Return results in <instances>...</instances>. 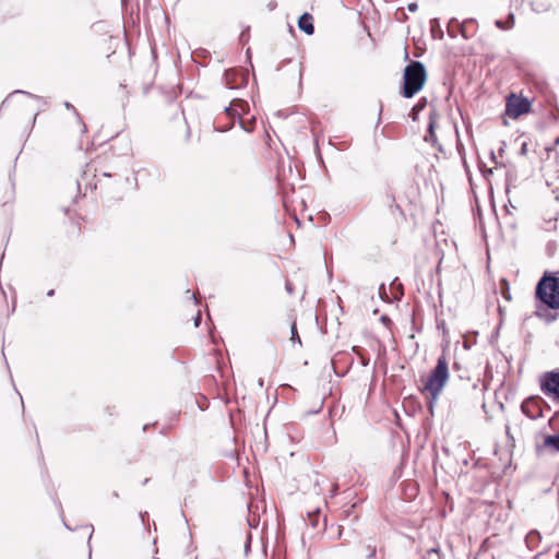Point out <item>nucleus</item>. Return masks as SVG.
<instances>
[{"label": "nucleus", "mask_w": 559, "mask_h": 559, "mask_svg": "<svg viewBox=\"0 0 559 559\" xmlns=\"http://www.w3.org/2000/svg\"><path fill=\"white\" fill-rule=\"evenodd\" d=\"M427 80L426 67L423 62L413 60L404 69L402 95L412 98L424 87Z\"/></svg>", "instance_id": "obj_1"}, {"label": "nucleus", "mask_w": 559, "mask_h": 559, "mask_svg": "<svg viewBox=\"0 0 559 559\" xmlns=\"http://www.w3.org/2000/svg\"><path fill=\"white\" fill-rule=\"evenodd\" d=\"M535 297L549 309H559V276L545 272L537 282Z\"/></svg>", "instance_id": "obj_2"}, {"label": "nucleus", "mask_w": 559, "mask_h": 559, "mask_svg": "<svg viewBox=\"0 0 559 559\" xmlns=\"http://www.w3.org/2000/svg\"><path fill=\"white\" fill-rule=\"evenodd\" d=\"M449 379V367L444 355H441L435 368L430 371L424 385V390L437 399L441 393L447 380Z\"/></svg>", "instance_id": "obj_3"}, {"label": "nucleus", "mask_w": 559, "mask_h": 559, "mask_svg": "<svg viewBox=\"0 0 559 559\" xmlns=\"http://www.w3.org/2000/svg\"><path fill=\"white\" fill-rule=\"evenodd\" d=\"M249 111V104L241 98H234L230 104L224 107V118L231 119L233 122L228 126H218V132H226L230 130L235 120H239L243 115Z\"/></svg>", "instance_id": "obj_4"}, {"label": "nucleus", "mask_w": 559, "mask_h": 559, "mask_svg": "<svg viewBox=\"0 0 559 559\" xmlns=\"http://www.w3.org/2000/svg\"><path fill=\"white\" fill-rule=\"evenodd\" d=\"M531 110V102L523 96H519L516 94H511L507 98L506 110L504 114L512 118L518 119L524 114H527Z\"/></svg>", "instance_id": "obj_5"}, {"label": "nucleus", "mask_w": 559, "mask_h": 559, "mask_svg": "<svg viewBox=\"0 0 559 559\" xmlns=\"http://www.w3.org/2000/svg\"><path fill=\"white\" fill-rule=\"evenodd\" d=\"M540 390L546 396L559 403V370L545 372L540 377Z\"/></svg>", "instance_id": "obj_6"}, {"label": "nucleus", "mask_w": 559, "mask_h": 559, "mask_svg": "<svg viewBox=\"0 0 559 559\" xmlns=\"http://www.w3.org/2000/svg\"><path fill=\"white\" fill-rule=\"evenodd\" d=\"M226 87L237 90L248 84V75L236 69H229L224 72Z\"/></svg>", "instance_id": "obj_7"}, {"label": "nucleus", "mask_w": 559, "mask_h": 559, "mask_svg": "<svg viewBox=\"0 0 559 559\" xmlns=\"http://www.w3.org/2000/svg\"><path fill=\"white\" fill-rule=\"evenodd\" d=\"M542 402H543L542 399L536 397V396H531V397L526 399L521 404V411L528 418L537 419L543 416L542 407H540Z\"/></svg>", "instance_id": "obj_8"}, {"label": "nucleus", "mask_w": 559, "mask_h": 559, "mask_svg": "<svg viewBox=\"0 0 559 559\" xmlns=\"http://www.w3.org/2000/svg\"><path fill=\"white\" fill-rule=\"evenodd\" d=\"M298 27L307 35H312L314 33L313 26V17L310 13L305 12L298 19Z\"/></svg>", "instance_id": "obj_9"}, {"label": "nucleus", "mask_w": 559, "mask_h": 559, "mask_svg": "<svg viewBox=\"0 0 559 559\" xmlns=\"http://www.w3.org/2000/svg\"><path fill=\"white\" fill-rule=\"evenodd\" d=\"M542 540V535L538 531L532 530L525 537V543L530 549H534Z\"/></svg>", "instance_id": "obj_10"}, {"label": "nucleus", "mask_w": 559, "mask_h": 559, "mask_svg": "<svg viewBox=\"0 0 559 559\" xmlns=\"http://www.w3.org/2000/svg\"><path fill=\"white\" fill-rule=\"evenodd\" d=\"M426 106H427V99L425 97H421L420 99H418V102L412 107L411 112H409V117L412 118L413 121L418 120L419 112H421Z\"/></svg>", "instance_id": "obj_11"}, {"label": "nucleus", "mask_w": 559, "mask_h": 559, "mask_svg": "<svg viewBox=\"0 0 559 559\" xmlns=\"http://www.w3.org/2000/svg\"><path fill=\"white\" fill-rule=\"evenodd\" d=\"M16 94H23V95H26V96H28V97H32V98H34V99H36V100H38V102H41L44 105H47V104H48L47 99H46V98H44V97H41V96L34 95V94H32V93H29V92H26V91L16 90V91L12 92V93H11V94H10V95H9V96H8L3 102H2V104H1V107H0V108H2V107L7 104V102H8L12 96H14V95H16Z\"/></svg>", "instance_id": "obj_12"}, {"label": "nucleus", "mask_w": 559, "mask_h": 559, "mask_svg": "<svg viewBox=\"0 0 559 559\" xmlns=\"http://www.w3.org/2000/svg\"><path fill=\"white\" fill-rule=\"evenodd\" d=\"M515 17L513 13H509L507 21L496 20L495 24L500 29H511L514 26Z\"/></svg>", "instance_id": "obj_13"}, {"label": "nucleus", "mask_w": 559, "mask_h": 559, "mask_svg": "<svg viewBox=\"0 0 559 559\" xmlns=\"http://www.w3.org/2000/svg\"><path fill=\"white\" fill-rule=\"evenodd\" d=\"M544 444L559 452V433L546 436Z\"/></svg>", "instance_id": "obj_14"}, {"label": "nucleus", "mask_w": 559, "mask_h": 559, "mask_svg": "<svg viewBox=\"0 0 559 559\" xmlns=\"http://www.w3.org/2000/svg\"><path fill=\"white\" fill-rule=\"evenodd\" d=\"M241 129L246 132H252L254 130V126H255V118L252 117L250 120L248 121H245L242 120L241 118L238 120Z\"/></svg>", "instance_id": "obj_15"}, {"label": "nucleus", "mask_w": 559, "mask_h": 559, "mask_svg": "<svg viewBox=\"0 0 559 559\" xmlns=\"http://www.w3.org/2000/svg\"><path fill=\"white\" fill-rule=\"evenodd\" d=\"M63 105H64V107L68 110L73 111V114L76 117L78 121L83 126V131H86V126L83 123L82 118H81L80 114L78 112V110L75 109V107L71 103H69V102H64Z\"/></svg>", "instance_id": "obj_16"}, {"label": "nucleus", "mask_w": 559, "mask_h": 559, "mask_svg": "<svg viewBox=\"0 0 559 559\" xmlns=\"http://www.w3.org/2000/svg\"><path fill=\"white\" fill-rule=\"evenodd\" d=\"M515 180H516L515 171L508 170L506 174L507 191H509L510 186L514 185Z\"/></svg>", "instance_id": "obj_17"}, {"label": "nucleus", "mask_w": 559, "mask_h": 559, "mask_svg": "<svg viewBox=\"0 0 559 559\" xmlns=\"http://www.w3.org/2000/svg\"><path fill=\"white\" fill-rule=\"evenodd\" d=\"M436 111L432 110L429 115V123H428V127H427V132H436Z\"/></svg>", "instance_id": "obj_18"}, {"label": "nucleus", "mask_w": 559, "mask_h": 559, "mask_svg": "<svg viewBox=\"0 0 559 559\" xmlns=\"http://www.w3.org/2000/svg\"><path fill=\"white\" fill-rule=\"evenodd\" d=\"M290 333H292V337L290 340L293 342H297L299 345H301V340L298 335V331H297V326H296V322H294L290 326Z\"/></svg>", "instance_id": "obj_19"}, {"label": "nucleus", "mask_w": 559, "mask_h": 559, "mask_svg": "<svg viewBox=\"0 0 559 559\" xmlns=\"http://www.w3.org/2000/svg\"><path fill=\"white\" fill-rule=\"evenodd\" d=\"M424 141L427 143H431L432 145H436L438 142L436 132H426Z\"/></svg>", "instance_id": "obj_20"}, {"label": "nucleus", "mask_w": 559, "mask_h": 559, "mask_svg": "<svg viewBox=\"0 0 559 559\" xmlns=\"http://www.w3.org/2000/svg\"><path fill=\"white\" fill-rule=\"evenodd\" d=\"M319 514H320V509H317L313 513H308L311 526L317 527Z\"/></svg>", "instance_id": "obj_21"}, {"label": "nucleus", "mask_w": 559, "mask_h": 559, "mask_svg": "<svg viewBox=\"0 0 559 559\" xmlns=\"http://www.w3.org/2000/svg\"><path fill=\"white\" fill-rule=\"evenodd\" d=\"M427 556H428V559H433V557H436V559H441V555H440V550L439 548H431L427 551Z\"/></svg>", "instance_id": "obj_22"}, {"label": "nucleus", "mask_w": 559, "mask_h": 559, "mask_svg": "<svg viewBox=\"0 0 559 559\" xmlns=\"http://www.w3.org/2000/svg\"><path fill=\"white\" fill-rule=\"evenodd\" d=\"M396 19L401 22L403 21H406L407 20V15L405 14V12L403 11V9H397L396 11Z\"/></svg>", "instance_id": "obj_23"}, {"label": "nucleus", "mask_w": 559, "mask_h": 559, "mask_svg": "<svg viewBox=\"0 0 559 559\" xmlns=\"http://www.w3.org/2000/svg\"><path fill=\"white\" fill-rule=\"evenodd\" d=\"M231 122H233V120H231V119H228V121H225V124H223V123H221V118H216V119H215V126H214V129H215L216 131H218V130H217V127H218V126H228V124H230Z\"/></svg>", "instance_id": "obj_24"}, {"label": "nucleus", "mask_w": 559, "mask_h": 559, "mask_svg": "<svg viewBox=\"0 0 559 559\" xmlns=\"http://www.w3.org/2000/svg\"><path fill=\"white\" fill-rule=\"evenodd\" d=\"M467 22H468V21H465V22H463V23L460 25V32H461V34H462V36H463L464 38H467V37H468V36H467V34H466V24H467Z\"/></svg>", "instance_id": "obj_25"}, {"label": "nucleus", "mask_w": 559, "mask_h": 559, "mask_svg": "<svg viewBox=\"0 0 559 559\" xmlns=\"http://www.w3.org/2000/svg\"><path fill=\"white\" fill-rule=\"evenodd\" d=\"M418 9V4L416 2H411L407 4V10L409 12H416Z\"/></svg>", "instance_id": "obj_26"}, {"label": "nucleus", "mask_w": 559, "mask_h": 559, "mask_svg": "<svg viewBox=\"0 0 559 559\" xmlns=\"http://www.w3.org/2000/svg\"><path fill=\"white\" fill-rule=\"evenodd\" d=\"M250 545H251V535L248 534L247 535V542H246V545H245V552L248 554V551L250 550Z\"/></svg>", "instance_id": "obj_27"}, {"label": "nucleus", "mask_w": 559, "mask_h": 559, "mask_svg": "<svg viewBox=\"0 0 559 559\" xmlns=\"http://www.w3.org/2000/svg\"><path fill=\"white\" fill-rule=\"evenodd\" d=\"M193 320H194V326H199L201 323V312L200 311H198V313Z\"/></svg>", "instance_id": "obj_28"}, {"label": "nucleus", "mask_w": 559, "mask_h": 559, "mask_svg": "<svg viewBox=\"0 0 559 559\" xmlns=\"http://www.w3.org/2000/svg\"><path fill=\"white\" fill-rule=\"evenodd\" d=\"M527 153V143L524 142L522 143V146H521V150H520V154L521 155H525Z\"/></svg>", "instance_id": "obj_29"}, {"label": "nucleus", "mask_w": 559, "mask_h": 559, "mask_svg": "<svg viewBox=\"0 0 559 559\" xmlns=\"http://www.w3.org/2000/svg\"><path fill=\"white\" fill-rule=\"evenodd\" d=\"M390 209L391 210H393V209L400 210V206H399V204L395 203V200L393 197H392V203L390 204Z\"/></svg>", "instance_id": "obj_30"}, {"label": "nucleus", "mask_w": 559, "mask_h": 559, "mask_svg": "<svg viewBox=\"0 0 559 559\" xmlns=\"http://www.w3.org/2000/svg\"><path fill=\"white\" fill-rule=\"evenodd\" d=\"M430 23H431V29H432V32H435V25L439 26V24H438V20H437V19H433V20H431V22H430Z\"/></svg>", "instance_id": "obj_31"}, {"label": "nucleus", "mask_w": 559, "mask_h": 559, "mask_svg": "<svg viewBox=\"0 0 559 559\" xmlns=\"http://www.w3.org/2000/svg\"><path fill=\"white\" fill-rule=\"evenodd\" d=\"M490 158H491V160L496 164V167H498V163H497V160H496V155H495V153H493V152H491V153H490Z\"/></svg>", "instance_id": "obj_32"}, {"label": "nucleus", "mask_w": 559, "mask_h": 559, "mask_svg": "<svg viewBox=\"0 0 559 559\" xmlns=\"http://www.w3.org/2000/svg\"><path fill=\"white\" fill-rule=\"evenodd\" d=\"M361 364L362 366H367L369 364V359L361 357Z\"/></svg>", "instance_id": "obj_33"}, {"label": "nucleus", "mask_w": 559, "mask_h": 559, "mask_svg": "<svg viewBox=\"0 0 559 559\" xmlns=\"http://www.w3.org/2000/svg\"><path fill=\"white\" fill-rule=\"evenodd\" d=\"M381 112H382V104L380 103L378 123L381 121Z\"/></svg>", "instance_id": "obj_34"}, {"label": "nucleus", "mask_w": 559, "mask_h": 559, "mask_svg": "<svg viewBox=\"0 0 559 559\" xmlns=\"http://www.w3.org/2000/svg\"><path fill=\"white\" fill-rule=\"evenodd\" d=\"M53 295H55V289H49V290L47 292V296H48V297H52Z\"/></svg>", "instance_id": "obj_35"}, {"label": "nucleus", "mask_w": 559, "mask_h": 559, "mask_svg": "<svg viewBox=\"0 0 559 559\" xmlns=\"http://www.w3.org/2000/svg\"><path fill=\"white\" fill-rule=\"evenodd\" d=\"M459 377H460V379H464V378L468 379V377L466 376V371L461 372V373L459 374Z\"/></svg>", "instance_id": "obj_36"}, {"label": "nucleus", "mask_w": 559, "mask_h": 559, "mask_svg": "<svg viewBox=\"0 0 559 559\" xmlns=\"http://www.w3.org/2000/svg\"><path fill=\"white\" fill-rule=\"evenodd\" d=\"M258 384H259V386H260V388H263V385H264V381H263V379H262V378H260V379L258 380Z\"/></svg>", "instance_id": "obj_37"}, {"label": "nucleus", "mask_w": 559, "mask_h": 559, "mask_svg": "<svg viewBox=\"0 0 559 559\" xmlns=\"http://www.w3.org/2000/svg\"><path fill=\"white\" fill-rule=\"evenodd\" d=\"M453 368H454V370H456V371H460V370H461L460 365H459L457 362H455V364L453 365Z\"/></svg>", "instance_id": "obj_38"}, {"label": "nucleus", "mask_w": 559, "mask_h": 559, "mask_svg": "<svg viewBox=\"0 0 559 559\" xmlns=\"http://www.w3.org/2000/svg\"><path fill=\"white\" fill-rule=\"evenodd\" d=\"M480 380L477 379L474 383H473V389H476L479 384Z\"/></svg>", "instance_id": "obj_39"}, {"label": "nucleus", "mask_w": 559, "mask_h": 559, "mask_svg": "<svg viewBox=\"0 0 559 559\" xmlns=\"http://www.w3.org/2000/svg\"><path fill=\"white\" fill-rule=\"evenodd\" d=\"M503 146H506V143H504V142H502V146L499 148V154H500V155H501V154L503 153V151H504V150H503Z\"/></svg>", "instance_id": "obj_40"}, {"label": "nucleus", "mask_w": 559, "mask_h": 559, "mask_svg": "<svg viewBox=\"0 0 559 559\" xmlns=\"http://www.w3.org/2000/svg\"><path fill=\"white\" fill-rule=\"evenodd\" d=\"M93 531H94V527H93V526H91V533H90V535H88V540H91V538H92Z\"/></svg>", "instance_id": "obj_41"}, {"label": "nucleus", "mask_w": 559, "mask_h": 559, "mask_svg": "<svg viewBox=\"0 0 559 559\" xmlns=\"http://www.w3.org/2000/svg\"><path fill=\"white\" fill-rule=\"evenodd\" d=\"M148 481H150V478H145V479L142 481V485H146Z\"/></svg>", "instance_id": "obj_42"}, {"label": "nucleus", "mask_w": 559, "mask_h": 559, "mask_svg": "<svg viewBox=\"0 0 559 559\" xmlns=\"http://www.w3.org/2000/svg\"><path fill=\"white\" fill-rule=\"evenodd\" d=\"M103 177H110V174H107V173H103L102 174Z\"/></svg>", "instance_id": "obj_43"}, {"label": "nucleus", "mask_w": 559, "mask_h": 559, "mask_svg": "<svg viewBox=\"0 0 559 559\" xmlns=\"http://www.w3.org/2000/svg\"><path fill=\"white\" fill-rule=\"evenodd\" d=\"M381 320H382L383 322H386V320H389V319H388V317L383 316V317L381 318Z\"/></svg>", "instance_id": "obj_44"}, {"label": "nucleus", "mask_w": 559, "mask_h": 559, "mask_svg": "<svg viewBox=\"0 0 559 559\" xmlns=\"http://www.w3.org/2000/svg\"><path fill=\"white\" fill-rule=\"evenodd\" d=\"M442 36H443V32L439 31V38H442Z\"/></svg>", "instance_id": "obj_45"}, {"label": "nucleus", "mask_w": 559, "mask_h": 559, "mask_svg": "<svg viewBox=\"0 0 559 559\" xmlns=\"http://www.w3.org/2000/svg\"><path fill=\"white\" fill-rule=\"evenodd\" d=\"M555 144L559 145V136L556 139Z\"/></svg>", "instance_id": "obj_46"}, {"label": "nucleus", "mask_w": 559, "mask_h": 559, "mask_svg": "<svg viewBox=\"0 0 559 559\" xmlns=\"http://www.w3.org/2000/svg\"><path fill=\"white\" fill-rule=\"evenodd\" d=\"M449 34H450L451 37L455 36L451 31H449Z\"/></svg>", "instance_id": "obj_47"}, {"label": "nucleus", "mask_w": 559, "mask_h": 559, "mask_svg": "<svg viewBox=\"0 0 559 559\" xmlns=\"http://www.w3.org/2000/svg\"><path fill=\"white\" fill-rule=\"evenodd\" d=\"M557 559H559V551H558V554H557Z\"/></svg>", "instance_id": "obj_48"}]
</instances>
